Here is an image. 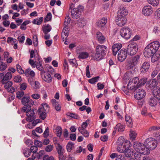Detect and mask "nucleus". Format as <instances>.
<instances>
[{
	"mask_svg": "<svg viewBox=\"0 0 160 160\" xmlns=\"http://www.w3.org/2000/svg\"><path fill=\"white\" fill-rule=\"evenodd\" d=\"M6 64L3 62H0V71H4L7 68Z\"/></svg>",
	"mask_w": 160,
	"mask_h": 160,
	"instance_id": "nucleus-46",
	"label": "nucleus"
},
{
	"mask_svg": "<svg viewBox=\"0 0 160 160\" xmlns=\"http://www.w3.org/2000/svg\"><path fill=\"white\" fill-rule=\"evenodd\" d=\"M52 15L51 12H48L45 18L44 22L50 21L52 19Z\"/></svg>",
	"mask_w": 160,
	"mask_h": 160,
	"instance_id": "nucleus-44",
	"label": "nucleus"
},
{
	"mask_svg": "<svg viewBox=\"0 0 160 160\" xmlns=\"http://www.w3.org/2000/svg\"><path fill=\"white\" fill-rule=\"evenodd\" d=\"M129 135L130 139L133 140L136 137L137 134L134 131H130Z\"/></svg>",
	"mask_w": 160,
	"mask_h": 160,
	"instance_id": "nucleus-49",
	"label": "nucleus"
},
{
	"mask_svg": "<svg viewBox=\"0 0 160 160\" xmlns=\"http://www.w3.org/2000/svg\"><path fill=\"white\" fill-rule=\"evenodd\" d=\"M7 42L9 44L10 43L13 45L14 44V43H18V41L16 39L14 38L11 37H8L7 39Z\"/></svg>",
	"mask_w": 160,
	"mask_h": 160,
	"instance_id": "nucleus-34",
	"label": "nucleus"
},
{
	"mask_svg": "<svg viewBox=\"0 0 160 160\" xmlns=\"http://www.w3.org/2000/svg\"><path fill=\"white\" fill-rule=\"evenodd\" d=\"M27 84L25 83H23L20 85V89L21 91L25 90L27 88Z\"/></svg>",
	"mask_w": 160,
	"mask_h": 160,
	"instance_id": "nucleus-62",
	"label": "nucleus"
},
{
	"mask_svg": "<svg viewBox=\"0 0 160 160\" xmlns=\"http://www.w3.org/2000/svg\"><path fill=\"white\" fill-rule=\"evenodd\" d=\"M96 52L92 55L93 59L97 61L100 60L102 59L107 53V47L103 45H98L96 48Z\"/></svg>",
	"mask_w": 160,
	"mask_h": 160,
	"instance_id": "nucleus-2",
	"label": "nucleus"
},
{
	"mask_svg": "<svg viewBox=\"0 0 160 160\" xmlns=\"http://www.w3.org/2000/svg\"><path fill=\"white\" fill-rule=\"evenodd\" d=\"M133 62H132L131 60L128 61L126 66V69L127 70H129L131 69H132L134 67L136 66Z\"/></svg>",
	"mask_w": 160,
	"mask_h": 160,
	"instance_id": "nucleus-27",
	"label": "nucleus"
},
{
	"mask_svg": "<svg viewBox=\"0 0 160 160\" xmlns=\"http://www.w3.org/2000/svg\"><path fill=\"white\" fill-rule=\"evenodd\" d=\"M56 134L57 136L60 137L62 132V130L61 127L58 126L56 129Z\"/></svg>",
	"mask_w": 160,
	"mask_h": 160,
	"instance_id": "nucleus-35",
	"label": "nucleus"
},
{
	"mask_svg": "<svg viewBox=\"0 0 160 160\" xmlns=\"http://www.w3.org/2000/svg\"><path fill=\"white\" fill-rule=\"evenodd\" d=\"M142 14L145 16H149L151 15L153 12L152 7L150 5L144 6L142 9Z\"/></svg>",
	"mask_w": 160,
	"mask_h": 160,
	"instance_id": "nucleus-14",
	"label": "nucleus"
},
{
	"mask_svg": "<svg viewBox=\"0 0 160 160\" xmlns=\"http://www.w3.org/2000/svg\"><path fill=\"white\" fill-rule=\"evenodd\" d=\"M47 117V113L45 112H43L39 114V117L42 120H44Z\"/></svg>",
	"mask_w": 160,
	"mask_h": 160,
	"instance_id": "nucleus-53",
	"label": "nucleus"
},
{
	"mask_svg": "<svg viewBox=\"0 0 160 160\" xmlns=\"http://www.w3.org/2000/svg\"><path fill=\"white\" fill-rule=\"evenodd\" d=\"M125 126L120 123L118 124L115 128L119 132H122L124 130Z\"/></svg>",
	"mask_w": 160,
	"mask_h": 160,
	"instance_id": "nucleus-30",
	"label": "nucleus"
},
{
	"mask_svg": "<svg viewBox=\"0 0 160 160\" xmlns=\"http://www.w3.org/2000/svg\"><path fill=\"white\" fill-rule=\"evenodd\" d=\"M30 150L32 152L35 153L38 150V148L36 146H32L30 148Z\"/></svg>",
	"mask_w": 160,
	"mask_h": 160,
	"instance_id": "nucleus-60",
	"label": "nucleus"
},
{
	"mask_svg": "<svg viewBox=\"0 0 160 160\" xmlns=\"http://www.w3.org/2000/svg\"><path fill=\"white\" fill-rule=\"evenodd\" d=\"M146 94L145 91L140 89L136 90L134 93V97L137 99L141 100L145 97Z\"/></svg>",
	"mask_w": 160,
	"mask_h": 160,
	"instance_id": "nucleus-13",
	"label": "nucleus"
},
{
	"mask_svg": "<svg viewBox=\"0 0 160 160\" xmlns=\"http://www.w3.org/2000/svg\"><path fill=\"white\" fill-rule=\"evenodd\" d=\"M53 72V70L52 68L51 67L47 72L44 73L41 76L42 79L46 82L48 83L52 82V78L51 75L52 74Z\"/></svg>",
	"mask_w": 160,
	"mask_h": 160,
	"instance_id": "nucleus-10",
	"label": "nucleus"
},
{
	"mask_svg": "<svg viewBox=\"0 0 160 160\" xmlns=\"http://www.w3.org/2000/svg\"><path fill=\"white\" fill-rule=\"evenodd\" d=\"M150 62L149 61H145L141 65L140 71L142 73H145L148 71L150 68Z\"/></svg>",
	"mask_w": 160,
	"mask_h": 160,
	"instance_id": "nucleus-12",
	"label": "nucleus"
},
{
	"mask_svg": "<svg viewBox=\"0 0 160 160\" xmlns=\"http://www.w3.org/2000/svg\"><path fill=\"white\" fill-rule=\"evenodd\" d=\"M138 47L137 44L133 43L129 44L127 47V51L128 54L131 56L135 55L138 51Z\"/></svg>",
	"mask_w": 160,
	"mask_h": 160,
	"instance_id": "nucleus-9",
	"label": "nucleus"
},
{
	"mask_svg": "<svg viewBox=\"0 0 160 160\" xmlns=\"http://www.w3.org/2000/svg\"><path fill=\"white\" fill-rule=\"evenodd\" d=\"M83 9V7L81 6H79L77 8H74L71 11V16L72 18L76 19L80 18Z\"/></svg>",
	"mask_w": 160,
	"mask_h": 160,
	"instance_id": "nucleus-7",
	"label": "nucleus"
},
{
	"mask_svg": "<svg viewBox=\"0 0 160 160\" xmlns=\"http://www.w3.org/2000/svg\"><path fill=\"white\" fill-rule=\"evenodd\" d=\"M159 42L155 41L148 44L144 49L143 54L146 58L151 57L155 54L160 47Z\"/></svg>",
	"mask_w": 160,
	"mask_h": 160,
	"instance_id": "nucleus-1",
	"label": "nucleus"
},
{
	"mask_svg": "<svg viewBox=\"0 0 160 160\" xmlns=\"http://www.w3.org/2000/svg\"><path fill=\"white\" fill-rule=\"evenodd\" d=\"M145 144H146V148L149 150V152L150 150L154 149L157 146L156 140H155L151 138L147 139L145 141Z\"/></svg>",
	"mask_w": 160,
	"mask_h": 160,
	"instance_id": "nucleus-6",
	"label": "nucleus"
},
{
	"mask_svg": "<svg viewBox=\"0 0 160 160\" xmlns=\"http://www.w3.org/2000/svg\"><path fill=\"white\" fill-rule=\"evenodd\" d=\"M115 160H126L125 158L122 154H119L116 158Z\"/></svg>",
	"mask_w": 160,
	"mask_h": 160,
	"instance_id": "nucleus-63",
	"label": "nucleus"
},
{
	"mask_svg": "<svg viewBox=\"0 0 160 160\" xmlns=\"http://www.w3.org/2000/svg\"><path fill=\"white\" fill-rule=\"evenodd\" d=\"M118 144L117 149L120 152H123L126 150V147L128 144H131L130 142L128 140H125L122 136L119 137L117 142Z\"/></svg>",
	"mask_w": 160,
	"mask_h": 160,
	"instance_id": "nucleus-5",
	"label": "nucleus"
},
{
	"mask_svg": "<svg viewBox=\"0 0 160 160\" xmlns=\"http://www.w3.org/2000/svg\"><path fill=\"white\" fill-rule=\"evenodd\" d=\"M100 78L99 76H97L88 80V82L91 84H94L98 82V79Z\"/></svg>",
	"mask_w": 160,
	"mask_h": 160,
	"instance_id": "nucleus-41",
	"label": "nucleus"
},
{
	"mask_svg": "<svg viewBox=\"0 0 160 160\" xmlns=\"http://www.w3.org/2000/svg\"><path fill=\"white\" fill-rule=\"evenodd\" d=\"M81 130L79 131L84 137H88L89 136L88 132L85 129H81Z\"/></svg>",
	"mask_w": 160,
	"mask_h": 160,
	"instance_id": "nucleus-47",
	"label": "nucleus"
},
{
	"mask_svg": "<svg viewBox=\"0 0 160 160\" xmlns=\"http://www.w3.org/2000/svg\"><path fill=\"white\" fill-rule=\"evenodd\" d=\"M22 104L25 105H33L34 102L31 100L30 101L29 97L24 96L23 97L22 99Z\"/></svg>",
	"mask_w": 160,
	"mask_h": 160,
	"instance_id": "nucleus-19",
	"label": "nucleus"
},
{
	"mask_svg": "<svg viewBox=\"0 0 160 160\" xmlns=\"http://www.w3.org/2000/svg\"><path fill=\"white\" fill-rule=\"evenodd\" d=\"M120 32L121 36L126 39H129L131 35V30L127 27H123L121 29Z\"/></svg>",
	"mask_w": 160,
	"mask_h": 160,
	"instance_id": "nucleus-11",
	"label": "nucleus"
},
{
	"mask_svg": "<svg viewBox=\"0 0 160 160\" xmlns=\"http://www.w3.org/2000/svg\"><path fill=\"white\" fill-rule=\"evenodd\" d=\"M49 128L47 127L43 133V137L45 138H47L49 136Z\"/></svg>",
	"mask_w": 160,
	"mask_h": 160,
	"instance_id": "nucleus-57",
	"label": "nucleus"
},
{
	"mask_svg": "<svg viewBox=\"0 0 160 160\" xmlns=\"http://www.w3.org/2000/svg\"><path fill=\"white\" fill-rule=\"evenodd\" d=\"M17 70L20 74H22L24 73V71L22 69L21 66L18 64L16 65Z\"/></svg>",
	"mask_w": 160,
	"mask_h": 160,
	"instance_id": "nucleus-40",
	"label": "nucleus"
},
{
	"mask_svg": "<svg viewBox=\"0 0 160 160\" xmlns=\"http://www.w3.org/2000/svg\"><path fill=\"white\" fill-rule=\"evenodd\" d=\"M158 80L155 78L149 80L146 85L149 88L153 89L156 87L158 85Z\"/></svg>",
	"mask_w": 160,
	"mask_h": 160,
	"instance_id": "nucleus-17",
	"label": "nucleus"
},
{
	"mask_svg": "<svg viewBox=\"0 0 160 160\" xmlns=\"http://www.w3.org/2000/svg\"><path fill=\"white\" fill-rule=\"evenodd\" d=\"M160 129V127H157V126H153L150 127L149 130L148 131L152 132H154V131L159 130Z\"/></svg>",
	"mask_w": 160,
	"mask_h": 160,
	"instance_id": "nucleus-56",
	"label": "nucleus"
},
{
	"mask_svg": "<svg viewBox=\"0 0 160 160\" xmlns=\"http://www.w3.org/2000/svg\"><path fill=\"white\" fill-rule=\"evenodd\" d=\"M128 12L125 8L123 7L122 9L119 10L118 12V16L124 18H126V16L128 14Z\"/></svg>",
	"mask_w": 160,
	"mask_h": 160,
	"instance_id": "nucleus-20",
	"label": "nucleus"
},
{
	"mask_svg": "<svg viewBox=\"0 0 160 160\" xmlns=\"http://www.w3.org/2000/svg\"><path fill=\"white\" fill-rule=\"evenodd\" d=\"M52 29L51 26L49 24L43 26L42 27V31L45 34H47L50 32Z\"/></svg>",
	"mask_w": 160,
	"mask_h": 160,
	"instance_id": "nucleus-26",
	"label": "nucleus"
},
{
	"mask_svg": "<svg viewBox=\"0 0 160 160\" xmlns=\"http://www.w3.org/2000/svg\"><path fill=\"white\" fill-rule=\"evenodd\" d=\"M31 105H25L22 108L23 111L26 112V115L27 117L26 121L29 122L33 121L36 118L34 110L31 109Z\"/></svg>",
	"mask_w": 160,
	"mask_h": 160,
	"instance_id": "nucleus-3",
	"label": "nucleus"
},
{
	"mask_svg": "<svg viewBox=\"0 0 160 160\" xmlns=\"http://www.w3.org/2000/svg\"><path fill=\"white\" fill-rule=\"evenodd\" d=\"M41 106L45 112H47L49 110V107L47 103H43L41 105Z\"/></svg>",
	"mask_w": 160,
	"mask_h": 160,
	"instance_id": "nucleus-43",
	"label": "nucleus"
},
{
	"mask_svg": "<svg viewBox=\"0 0 160 160\" xmlns=\"http://www.w3.org/2000/svg\"><path fill=\"white\" fill-rule=\"evenodd\" d=\"M140 58V55H137L132 57V59L130 60L135 64V65H136L138 64Z\"/></svg>",
	"mask_w": 160,
	"mask_h": 160,
	"instance_id": "nucleus-32",
	"label": "nucleus"
},
{
	"mask_svg": "<svg viewBox=\"0 0 160 160\" xmlns=\"http://www.w3.org/2000/svg\"><path fill=\"white\" fill-rule=\"evenodd\" d=\"M154 95L158 100H160V87L158 88L157 91L155 92Z\"/></svg>",
	"mask_w": 160,
	"mask_h": 160,
	"instance_id": "nucleus-58",
	"label": "nucleus"
},
{
	"mask_svg": "<svg viewBox=\"0 0 160 160\" xmlns=\"http://www.w3.org/2000/svg\"><path fill=\"white\" fill-rule=\"evenodd\" d=\"M89 54L86 52H82L79 53L78 58L80 59H85L88 57Z\"/></svg>",
	"mask_w": 160,
	"mask_h": 160,
	"instance_id": "nucleus-33",
	"label": "nucleus"
},
{
	"mask_svg": "<svg viewBox=\"0 0 160 160\" xmlns=\"http://www.w3.org/2000/svg\"><path fill=\"white\" fill-rule=\"evenodd\" d=\"M43 160H55L54 158L51 156L49 157L48 155H45L43 157Z\"/></svg>",
	"mask_w": 160,
	"mask_h": 160,
	"instance_id": "nucleus-59",
	"label": "nucleus"
},
{
	"mask_svg": "<svg viewBox=\"0 0 160 160\" xmlns=\"http://www.w3.org/2000/svg\"><path fill=\"white\" fill-rule=\"evenodd\" d=\"M38 39L36 36H34L33 38V44L34 46L36 47L38 44Z\"/></svg>",
	"mask_w": 160,
	"mask_h": 160,
	"instance_id": "nucleus-55",
	"label": "nucleus"
},
{
	"mask_svg": "<svg viewBox=\"0 0 160 160\" xmlns=\"http://www.w3.org/2000/svg\"><path fill=\"white\" fill-rule=\"evenodd\" d=\"M139 81L138 77H136L132 79H130L127 85V88L128 90H136L138 88V82Z\"/></svg>",
	"mask_w": 160,
	"mask_h": 160,
	"instance_id": "nucleus-8",
	"label": "nucleus"
},
{
	"mask_svg": "<svg viewBox=\"0 0 160 160\" xmlns=\"http://www.w3.org/2000/svg\"><path fill=\"white\" fill-rule=\"evenodd\" d=\"M25 39V37L24 36H19L18 38V39L19 42L20 43H22L24 41Z\"/></svg>",
	"mask_w": 160,
	"mask_h": 160,
	"instance_id": "nucleus-61",
	"label": "nucleus"
},
{
	"mask_svg": "<svg viewBox=\"0 0 160 160\" xmlns=\"http://www.w3.org/2000/svg\"><path fill=\"white\" fill-rule=\"evenodd\" d=\"M133 147L136 151L139 152L142 154L145 155L149 154V150L146 148L145 145L142 143L139 142H134Z\"/></svg>",
	"mask_w": 160,
	"mask_h": 160,
	"instance_id": "nucleus-4",
	"label": "nucleus"
},
{
	"mask_svg": "<svg viewBox=\"0 0 160 160\" xmlns=\"http://www.w3.org/2000/svg\"><path fill=\"white\" fill-rule=\"evenodd\" d=\"M38 61L36 65V68L37 69L41 71L40 75L41 76H42V75L45 73V71L44 70L43 67L42 65V62L40 61V59L38 58Z\"/></svg>",
	"mask_w": 160,
	"mask_h": 160,
	"instance_id": "nucleus-23",
	"label": "nucleus"
},
{
	"mask_svg": "<svg viewBox=\"0 0 160 160\" xmlns=\"http://www.w3.org/2000/svg\"><path fill=\"white\" fill-rule=\"evenodd\" d=\"M45 151L44 150H41L38 153H36L37 158L38 159H40L42 157V156L44 154Z\"/></svg>",
	"mask_w": 160,
	"mask_h": 160,
	"instance_id": "nucleus-45",
	"label": "nucleus"
},
{
	"mask_svg": "<svg viewBox=\"0 0 160 160\" xmlns=\"http://www.w3.org/2000/svg\"><path fill=\"white\" fill-rule=\"evenodd\" d=\"M117 24L119 26H122L125 25L127 22L126 18H124L117 16L115 20Z\"/></svg>",
	"mask_w": 160,
	"mask_h": 160,
	"instance_id": "nucleus-16",
	"label": "nucleus"
},
{
	"mask_svg": "<svg viewBox=\"0 0 160 160\" xmlns=\"http://www.w3.org/2000/svg\"><path fill=\"white\" fill-rule=\"evenodd\" d=\"M67 115L68 116H70L72 118L75 119H78L80 118L78 115L73 113L68 112L67 113Z\"/></svg>",
	"mask_w": 160,
	"mask_h": 160,
	"instance_id": "nucleus-39",
	"label": "nucleus"
},
{
	"mask_svg": "<svg viewBox=\"0 0 160 160\" xmlns=\"http://www.w3.org/2000/svg\"><path fill=\"white\" fill-rule=\"evenodd\" d=\"M151 61L152 62H155L158 61L160 59V54H153L152 56Z\"/></svg>",
	"mask_w": 160,
	"mask_h": 160,
	"instance_id": "nucleus-29",
	"label": "nucleus"
},
{
	"mask_svg": "<svg viewBox=\"0 0 160 160\" xmlns=\"http://www.w3.org/2000/svg\"><path fill=\"white\" fill-rule=\"evenodd\" d=\"M147 80V79L146 78H142L140 79H139V81L138 82V87L144 85L146 82Z\"/></svg>",
	"mask_w": 160,
	"mask_h": 160,
	"instance_id": "nucleus-31",
	"label": "nucleus"
},
{
	"mask_svg": "<svg viewBox=\"0 0 160 160\" xmlns=\"http://www.w3.org/2000/svg\"><path fill=\"white\" fill-rule=\"evenodd\" d=\"M34 144L38 147H41L42 146V142L37 140H35L34 141Z\"/></svg>",
	"mask_w": 160,
	"mask_h": 160,
	"instance_id": "nucleus-54",
	"label": "nucleus"
},
{
	"mask_svg": "<svg viewBox=\"0 0 160 160\" xmlns=\"http://www.w3.org/2000/svg\"><path fill=\"white\" fill-rule=\"evenodd\" d=\"M155 15L157 18H160V8H158L155 12Z\"/></svg>",
	"mask_w": 160,
	"mask_h": 160,
	"instance_id": "nucleus-64",
	"label": "nucleus"
},
{
	"mask_svg": "<svg viewBox=\"0 0 160 160\" xmlns=\"http://www.w3.org/2000/svg\"><path fill=\"white\" fill-rule=\"evenodd\" d=\"M125 121L128 124V126L132 127V120L130 116L127 114L125 115Z\"/></svg>",
	"mask_w": 160,
	"mask_h": 160,
	"instance_id": "nucleus-28",
	"label": "nucleus"
},
{
	"mask_svg": "<svg viewBox=\"0 0 160 160\" xmlns=\"http://www.w3.org/2000/svg\"><path fill=\"white\" fill-rule=\"evenodd\" d=\"M96 37L98 39L99 42L100 43H102L105 42V38L104 36L100 32H98L96 34Z\"/></svg>",
	"mask_w": 160,
	"mask_h": 160,
	"instance_id": "nucleus-21",
	"label": "nucleus"
},
{
	"mask_svg": "<svg viewBox=\"0 0 160 160\" xmlns=\"http://www.w3.org/2000/svg\"><path fill=\"white\" fill-rule=\"evenodd\" d=\"M24 94V92L22 91H19L16 93V97L19 99H21Z\"/></svg>",
	"mask_w": 160,
	"mask_h": 160,
	"instance_id": "nucleus-42",
	"label": "nucleus"
},
{
	"mask_svg": "<svg viewBox=\"0 0 160 160\" xmlns=\"http://www.w3.org/2000/svg\"><path fill=\"white\" fill-rule=\"evenodd\" d=\"M148 2L149 4L154 6H157L159 3L158 0H148Z\"/></svg>",
	"mask_w": 160,
	"mask_h": 160,
	"instance_id": "nucleus-37",
	"label": "nucleus"
},
{
	"mask_svg": "<svg viewBox=\"0 0 160 160\" xmlns=\"http://www.w3.org/2000/svg\"><path fill=\"white\" fill-rule=\"evenodd\" d=\"M74 144L71 142H69L66 146L68 152H70L73 147L74 146Z\"/></svg>",
	"mask_w": 160,
	"mask_h": 160,
	"instance_id": "nucleus-36",
	"label": "nucleus"
},
{
	"mask_svg": "<svg viewBox=\"0 0 160 160\" xmlns=\"http://www.w3.org/2000/svg\"><path fill=\"white\" fill-rule=\"evenodd\" d=\"M13 80L15 82H19L22 81V79L20 76L17 75L14 77Z\"/></svg>",
	"mask_w": 160,
	"mask_h": 160,
	"instance_id": "nucleus-50",
	"label": "nucleus"
},
{
	"mask_svg": "<svg viewBox=\"0 0 160 160\" xmlns=\"http://www.w3.org/2000/svg\"><path fill=\"white\" fill-rule=\"evenodd\" d=\"M130 145L129 144L126 147V150L123 152H125L126 157H130L133 155V150L132 149H129V147Z\"/></svg>",
	"mask_w": 160,
	"mask_h": 160,
	"instance_id": "nucleus-22",
	"label": "nucleus"
},
{
	"mask_svg": "<svg viewBox=\"0 0 160 160\" xmlns=\"http://www.w3.org/2000/svg\"><path fill=\"white\" fill-rule=\"evenodd\" d=\"M107 18H102L101 20L98 22L96 25L98 27L101 28L104 27L106 23L107 22Z\"/></svg>",
	"mask_w": 160,
	"mask_h": 160,
	"instance_id": "nucleus-24",
	"label": "nucleus"
},
{
	"mask_svg": "<svg viewBox=\"0 0 160 160\" xmlns=\"http://www.w3.org/2000/svg\"><path fill=\"white\" fill-rule=\"evenodd\" d=\"M157 98L155 95L154 96L151 98L148 101L149 104L152 107L154 106L157 104Z\"/></svg>",
	"mask_w": 160,
	"mask_h": 160,
	"instance_id": "nucleus-25",
	"label": "nucleus"
},
{
	"mask_svg": "<svg viewBox=\"0 0 160 160\" xmlns=\"http://www.w3.org/2000/svg\"><path fill=\"white\" fill-rule=\"evenodd\" d=\"M122 45L120 43H116L113 45L112 47V54L113 55L115 56L117 52L121 48Z\"/></svg>",
	"mask_w": 160,
	"mask_h": 160,
	"instance_id": "nucleus-18",
	"label": "nucleus"
},
{
	"mask_svg": "<svg viewBox=\"0 0 160 160\" xmlns=\"http://www.w3.org/2000/svg\"><path fill=\"white\" fill-rule=\"evenodd\" d=\"M53 148V145H49L46 146L45 148V151L47 152H50L52 151Z\"/></svg>",
	"mask_w": 160,
	"mask_h": 160,
	"instance_id": "nucleus-51",
	"label": "nucleus"
},
{
	"mask_svg": "<svg viewBox=\"0 0 160 160\" xmlns=\"http://www.w3.org/2000/svg\"><path fill=\"white\" fill-rule=\"evenodd\" d=\"M89 121V120L88 119L87 120L86 122H83L82 123V127H79L78 128V131L81 130V129H85L88 126L87 121Z\"/></svg>",
	"mask_w": 160,
	"mask_h": 160,
	"instance_id": "nucleus-38",
	"label": "nucleus"
},
{
	"mask_svg": "<svg viewBox=\"0 0 160 160\" xmlns=\"http://www.w3.org/2000/svg\"><path fill=\"white\" fill-rule=\"evenodd\" d=\"M69 61L70 63L73 66H75L76 67H77L78 64L76 62V60L75 59H69Z\"/></svg>",
	"mask_w": 160,
	"mask_h": 160,
	"instance_id": "nucleus-48",
	"label": "nucleus"
},
{
	"mask_svg": "<svg viewBox=\"0 0 160 160\" xmlns=\"http://www.w3.org/2000/svg\"><path fill=\"white\" fill-rule=\"evenodd\" d=\"M141 154H142V153H140L139 152L137 151V152H135L134 154L135 158L136 159H139L141 157Z\"/></svg>",
	"mask_w": 160,
	"mask_h": 160,
	"instance_id": "nucleus-52",
	"label": "nucleus"
},
{
	"mask_svg": "<svg viewBox=\"0 0 160 160\" xmlns=\"http://www.w3.org/2000/svg\"><path fill=\"white\" fill-rule=\"evenodd\" d=\"M124 49H122L119 52L118 54V59L119 61L122 62L124 61L127 56L128 52Z\"/></svg>",
	"mask_w": 160,
	"mask_h": 160,
	"instance_id": "nucleus-15",
	"label": "nucleus"
}]
</instances>
